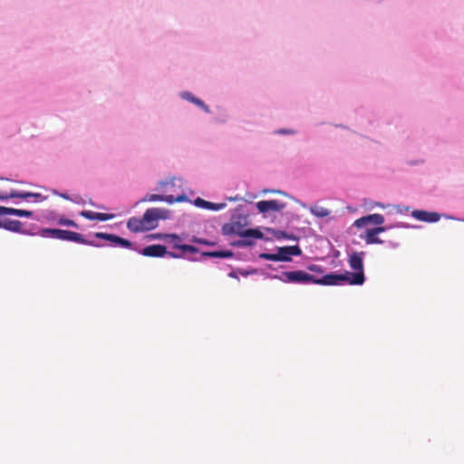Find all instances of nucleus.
Instances as JSON below:
<instances>
[{
    "label": "nucleus",
    "mask_w": 464,
    "mask_h": 464,
    "mask_svg": "<svg viewBox=\"0 0 464 464\" xmlns=\"http://www.w3.org/2000/svg\"><path fill=\"white\" fill-rule=\"evenodd\" d=\"M222 232L227 236L237 235L241 237H244V240L238 241L237 243V246H251L253 242L248 238L261 239L264 237L260 230L254 228H245L239 222L225 224L222 227Z\"/></svg>",
    "instance_id": "nucleus-1"
},
{
    "label": "nucleus",
    "mask_w": 464,
    "mask_h": 464,
    "mask_svg": "<svg viewBox=\"0 0 464 464\" xmlns=\"http://www.w3.org/2000/svg\"><path fill=\"white\" fill-rule=\"evenodd\" d=\"M365 252H353L349 255L348 263L350 267L354 270L353 273L345 272L349 278V285H361L365 281L363 273V256Z\"/></svg>",
    "instance_id": "nucleus-2"
},
{
    "label": "nucleus",
    "mask_w": 464,
    "mask_h": 464,
    "mask_svg": "<svg viewBox=\"0 0 464 464\" xmlns=\"http://www.w3.org/2000/svg\"><path fill=\"white\" fill-rule=\"evenodd\" d=\"M278 278L284 283L303 285L314 284V276H312L303 270L285 271L283 272Z\"/></svg>",
    "instance_id": "nucleus-3"
},
{
    "label": "nucleus",
    "mask_w": 464,
    "mask_h": 464,
    "mask_svg": "<svg viewBox=\"0 0 464 464\" xmlns=\"http://www.w3.org/2000/svg\"><path fill=\"white\" fill-rule=\"evenodd\" d=\"M167 211L164 209L151 208L145 211L143 214V220L148 227V229H153L158 225L159 219H164L167 218Z\"/></svg>",
    "instance_id": "nucleus-4"
},
{
    "label": "nucleus",
    "mask_w": 464,
    "mask_h": 464,
    "mask_svg": "<svg viewBox=\"0 0 464 464\" xmlns=\"http://www.w3.org/2000/svg\"><path fill=\"white\" fill-rule=\"evenodd\" d=\"M187 199L185 194L181 191L180 193H177V195L168 194V195H158V194H148L146 195L140 201H165L169 204H173L175 202H182Z\"/></svg>",
    "instance_id": "nucleus-5"
},
{
    "label": "nucleus",
    "mask_w": 464,
    "mask_h": 464,
    "mask_svg": "<svg viewBox=\"0 0 464 464\" xmlns=\"http://www.w3.org/2000/svg\"><path fill=\"white\" fill-rule=\"evenodd\" d=\"M349 276L344 274H328L325 276H323L322 277H316L314 276V284L315 285H339L341 282H348L349 283Z\"/></svg>",
    "instance_id": "nucleus-6"
},
{
    "label": "nucleus",
    "mask_w": 464,
    "mask_h": 464,
    "mask_svg": "<svg viewBox=\"0 0 464 464\" xmlns=\"http://www.w3.org/2000/svg\"><path fill=\"white\" fill-rule=\"evenodd\" d=\"M28 198H34L36 201H43L46 198L44 197L40 193L34 192H24V191H17L11 190L9 193L1 192L0 193V200H6L9 198H24L26 199Z\"/></svg>",
    "instance_id": "nucleus-7"
},
{
    "label": "nucleus",
    "mask_w": 464,
    "mask_h": 464,
    "mask_svg": "<svg viewBox=\"0 0 464 464\" xmlns=\"http://www.w3.org/2000/svg\"><path fill=\"white\" fill-rule=\"evenodd\" d=\"M57 239L76 242L83 245L97 246L94 242L86 240L82 234L70 230L60 229Z\"/></svg>",
    "instance_id": "nucleus-8"
},
{
    "label": "nucleus",
    "mask_w": 464,
    "mask_h": 464,
    "mask_svg": "<svg viewBox=\"0 0 464 464\" xmlns=\"http://www.w3.org/2000/svg\"><path fill=\"white\" fill-rule=\"evenodd\" d=\"M94 237L96 238H100V239H105V240H108L110 242H112L121 247H125V248H131L132 247V243L125 238H122L117 235H114V234H107V233H103V232H97L94 234Z\"/></svg>",
    "instance_id": "nucleus-9"
},
{
    "label": "nucleus",
    "mask_w": 464,
    "mask_h": 464,
    "mask_svg": "<svg viewBox=\"0 0 464 464\" xmlns=\"http://www.w3.org/2000/svg\"><path fill=\"white\" fill-rule=\"evenodd\" d=\"M285 207V203L279 202L278 200H262L256 203V208L259 212L266 213L270 210L273 211H280L284 209Z\"/></svg>",
    "instance_id": "nucleus-10"
},
{
    "label": "nucleus",
    "mask_w": 464,
    "mask_h": 464,
    "mask_svg": "<svg viewBox=\"0 0 464 464\" xmlns=\"http://www.w3.org/2000/svg\"><path fill=\"white\" fill-rule=\"evenodd\" d=\"M140 253L144 256L162 257L167 254V247L162 245H150L142 248Z\"/></svg>",
    "instance_id": "nucleus-11"
},
{
    "label": "nucleus",
    "mask_w": 464,
    "mask_h": 464,
    "mask_svg": "<svg viewBox=\"0 0 464 464\" xmlns=\"http://www.w3.org/2000/svg\"><path fill=\"white\" fill-rule=\"evenodd\" d=\"M278 256L281 258L279 261H291V256H300L302 251L298 246H282L277 249Z\"/></svg>",
    "instance_id": "nucleus-12"
},
{
    "label": "nucleus",
    "mask_w": 464,
    "mask_h": 464,
    "mask_svg": "<svg viewBox=\"0 0 464 464\" xmlns=\"http://www.w3.org/2000/svg\"><path fill=\"white\" fill-rule=\"evenodd\" d=\"M368 223H373L381 227L384 223V217L381 214H372L365 217H362L354 221V226L362 227Z\"/></svg>",
    "instance_id": "nucleus-13"
},
{
    "label": "nucleus",
    "mask_w": 464,
    "mask_h": 464,
    "mask_svg": "<svg viewBox=\"0 0 464 464\" xmlns=\"http://www.w3.org/2000/svg\"><path fill=\"white\" fill-rule=\"evenodd\" d=\"M386 230L384 227H377L374 228L367 229L366 234L363 237L367 245L372 244H382L383 241L377 237L378 234L382 233Z\"/></svg>",
    "instance_id": "nucleus-14"
},
{
    "label": "nucleus",
    "mask_w": 464,
    "mask_h": 464,
    "mask_svg": "<svg viewBox=\"0 0 464 464\" xmlns=\"http://www.w3.org/2000/svg\"><path fill=\"white\" fill-rule=\"evenodd\" d=\"M411 215L418 220L430 223L437 222L440 218V214L436 212H428L425 210H414Z\"/></svg>",
    "instance_id": "nucleus-15"
},
{
    "label": "nucleus",
    "mask_w": 464,
    "mask_h": 464,
    "mask_svg": "<svg viewBox=\"0 0 464 464\" xmlns=\"http://www.w3.org/2000/svg\"><path fill=\"white\" fill-rule=\"evenodd\" d=\"M23 227L24 224L20 220L5 219L4 221H0V228L12 232L27 234V232L23 229Z\"/></svg>",
    "instance_id": "nucleus-16"
},
{
    "label": "nucleus",
    "mask_w": 464,
    "mask_h": 464,
    "mask_svg": "<svg viewBox=\"0 0 464 464\" xmlns=\"http://www.w3.org/2000/svg\"><path fill=\"white\" fill-rule=\"evenodd\" d=\"M127 227L134 233L149 230L143 218H130L127 222Z\"/></svg>",
    "instance_id": "nucleus-17"
},
{
    "label": "nucleus",
    "mask_w": 464,
    "mask_h": 464,
    "mask_svg": "<svg viewBox=\"0 0 464 464\" xmlns=\"http://www.w3.org/2000/svg\"><path fill=\"white\" fill-rule=\"evenodd\" d=\"M80 215L89 220L107 221L114 218L113 214L99 213L91 210H83Z\"/></svg>",
    "instance_id": "nucleus-18"
},
{
    "label": "nucleus",
    "mask_w": 464,
    "mask_h": 464,
    "mask_svg": "<svg viewBox=\"0 0 464 464\" xmlns=\"http://www.w3.org/2000/svg\"><path fill=\"white\" fill-rule=\"evenodd\" d=\"M0 215H14L20 218H32L33 212L24 209H18L1 206Z\"/></svg>",
    "instance_id": "nucleus-19"
},
{
    "label": "nucleus",
    "mask_w": 464,
    "mask_h": 464,
    "mask_svg": "<svg viewBox=\"0 0 464 464\" xmlns=\"http://www.w3.org/2000/svg\"><path fill=\"white\" fill-rule=\"evenodd\" d=\"M194 204L198 208L214 211L223 209L227 206L226 203H212L200 198L195 199Z\"/></svg>",
    "instance_id": "nucleus-20"
},
{
    "label": "nucleus",
    "mask_w": 464,
    "mask_h": 464,
    "mask_svg": "<svg viewBox=\"0 0 464 464\" xmlns=\"http://www.w3.org/2000/svg\"><path fill=\"white\" fill-rule=\"evenodd\" d=\"M184 98H186L187 100L190 101L191 102H193L194 104L198 105V107H200L201 109H203L206 112H209V108L199 99L194 97L191 93L189 92H187L185 93L184 95Z\"/></svg>",
    "instance_id": "nucleus-21"
},
{
    "label": "nucleus",
    "mask_w": 464,
    "mask_h": 464,
    "mask_svg": "<svg viewBox=\"0 0 464 464\" xmlns=\"http://www.w3.org/2000/svg\"><path fill=\"white\" fill-rule=\"evenodd\" d=\"M164 237L169 240V242L172 244L173 248L181 250L182 244L179 236L176 234H164Z\"/></svg>",
    "instance_id": "nucleus-22"
},
{
    "label": "nucleus",
    "mask_w": 464,
    "mask_h": 464,
    "mask_svg": "<svg viewBox=\"0 0 464 464\" xmlns=\"http://www.w3.org/2000/svg\"><path fill=\"white\" fill-rule=\"evenodd\" d=\"M311 213L317 218H325L330 215V210L324 207L315 206L311 208Z\"/></svg>",
    "instance_id": "nucleus-23"
},
{
    "label": "nucleus",
    "mask_w": 464,
    "mask_h": 464,
    "mask_svg": "<svg viewBox=\"0 0 464 464\" xmlns=\"http://www.w3.org/2000/svg\"><path fill=\"white\" fill-rule=\"evenodd\" d=\"M60 229L58 228H44L40 231V235L44 237L58 238Z\"/></svg>",
    "instance_id": "nucleus-24"
},
{
    "label": "nucleus",
    "mask_w": 464,
    "mask_h": 464,
    "mask_svg": "<svg viewBox=\"0 0 464 464\" xmlns=\"http://www.w3.org/2000/svg\"><path fill=\"white\" fill-rule=\"evenodd\" d=\"M204 255L211 257H231L233 253L231 251H213L206 252Z\"/></svg>",
    "instance_id": "nucleus-25"
},
{
    "label": "nucleus",
    "mask_w": 464,
    "mask_h": 464,
    "mask_svg": "<svg viewBox=\"0 0 464 464\" xmlns=\"http://www.w3.org/2000/svg\"><path fill=\"white\" fill-rule=\"evenodd\" d=\"M160 185L162 187H165V192H169V191L177 192V190H176L177 185H176V180L174 179L165 181V182H161Z\"/></svg>",
    "instance_id": "nucleus-26"
},
{
    "label": "nucleus",
    "mask_w": 464,
    "mask_h": 464,
    "mask_svg": "<svg viewBox=\"0 0 464 464\" xmlns=\"http://www.w3.org/2000/svg\"><path fill=\"white\" fill-rule=\"evenodd\" d=\"M259 257L262 259L270 260V261H279V259L281 258L280 256H278L277 253H276V254L262 253V254H260Z\"/></svg>",
    "instance_id": "nucleus-27"
},
{
    "label": "nucleus",
    "mask_w": 464,
    "mask_h": 464,
    "mask_svg": "<svg viewBox=\"0 0 464 464\" xmlns=\"http://www.w3.org/2000/svg\"><path fill=\"white\" fill-rule=\"evenodd\" d=\"M58 224L62 225V226H68V227H77V224L73 220L67 219V218H60L58 220Z\"/></svg>",
    "instance_id": "nucleus-28"
},
{
    "label": "nucleus",
    "mask_w": 464,
    "mask_h": 464,
    "mask_svg": "<svg viewBox=\"0 0 464 464\" xmlns=\"http://www.w3.org/2000/svg\"><path fill=\"white\" fill-rule=\"evenodd\" d=\"M181 251L183 253H185V252L197 253L198 251V249L196 246H194L182 245Z\"/></svg>",
    "instance_id": "nucleus-29"
},
{
    "label": "nucleus",
    "mask_w": 464,
    "mask_h": 464,
    "mask_svg": "<svg viewBox=\"0 0 464 464\" xmlns=\"http://www.w3.org/2000/svg\"><path fill=\"white\" fill-rule=\"evenodd\" d=\"M308 269L312 272H315V273H318V274H322L323 273V269L321 266H317V265H311L308 266Z\"/></svg>",
    "instance_id": "nucleus-30"
},
{
    "label": "nucleus",
    "mask_w": 464,
    "mask_h": 464,
    "mask_svg": "<svg viewBox=\"0 0 464 464\" xmlns=\"http://www.w3.org/2000/svg\"><path fill=\"white\" fill-rule=\"evenodd\" d=\"M192 242H195V243H198V244H203V245H209V243L205 240V239H201V238H198V237H193L191 239Z\"/></svg>",
    "instance_id": "nucleus-31"
},
{
    "label": "nucleus",
    "mask_w": 464,
    "mask_h": 464,
    "mask_svg": "<svg viewBox=\"0 0 464 464\" xmlns=\"http://www.w3.org/2000/svg\"><path fill=\"white\" fill-rule=\"evenodd\" d=\"M149 237L150 238H153V239H166L164 237V234H152V235H150Z\"/></svg>",
    "instance_id": "nucleus-32"
},
{
    "label": "nucleus",
    "mask_w": 464,
    "mask_h": 464,
    "mask_svg": "<svg viewBox=\"0 0 464 464\" xmlns=\"http://www.w3.org/2000/svg\"><path fill=\"white\" fill-rule=\"evenodd\" d=\"M170 257H173V258H179L182 256V255H179V254H176V253H173V252H168L167 251V254Z\"/></svg>",
    "instance_id": "nucleus-33"
},
{
    "label": "nucleus",
    "mask_w": 464,
    "mask_h": 464,
    "mask_svg": "<svg viewBox=\"0 0 464 464\" xmlns=\"http://www.w3.org/2000/svg\"><path fill=\"white\" fill-rule=\"evenodd\" d=\"M278 133H283V134H285V133H287V134H292V133H294V131H293V130H278Z\"/></svg>",
    "instance_id": "nucleus-34"
},
{
    "label": "nucleus",
    "mask_w": 464,
    "mask_h": 464,
    "mask_svg": "<svg viewBox=\"0 0 464 464\" xmlns=\"http://www.w3.org/2000/svg\"><path fill=\"white\" fill-rule=\"evenodd\" d=\"M61 197H62V198H65V199H69V197H68V196H66V195H64V194H61Z\"/></svg>",
    "instance_id": "nucleus-35"
}]
</instances>
